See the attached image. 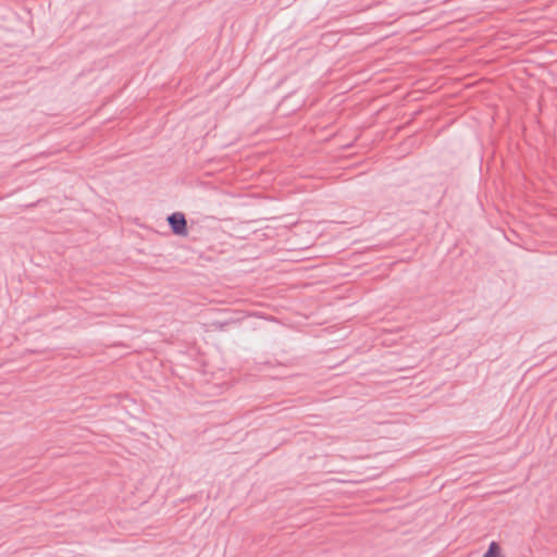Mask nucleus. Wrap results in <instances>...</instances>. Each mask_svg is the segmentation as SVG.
I'll return each mask as SVG.
<instances>
[{"mask_svg":"<svg viewBox=\"0 0 557 557\" xmlns=\"http://www.w3.org/2000/svg\"><path fill=\"white\" fill-rule=\"evenodd\" d=\"M166 222L171 232L181 237L188 235V225L186 215L183 212L176 211L168 215Z\"/></svg>","mask_w":557,"mask_h":557,"instance_id":"f257e3e1","label":"nucleus"},{"mask_svg":"<svg viewBox=\"0 0 557 557\" xmlns=\"http://www.w3.org/2000/svg\"><path fill=\"white\" fill-rule=\"evenodd\" d=\"M216 325V327H219L220 330H223V326L227 324V322H224V323H214Z\"/></svg>","mask_w":557,"mask_h":557,"instance_id":"7ed1b4c3","label":"nucleus"},{"mask_svg":"<svg viewBox=\"0 0 557 557\" xmlns=\"http://www.w3.org/2000/svg\"><path fill=\"white\" fill-rule=\"evenodd\" d=\"M482 557H505L498 542L492 541Z\"/></svg>","mask_w":557,"mask_h":557,"instance_id":"f03ea898","label":"nucleus"}]
</instances>
